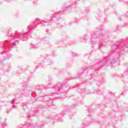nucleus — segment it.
Returning <instances> with one entry per match:
<instances>
[{
	"label": "nucleus",
	"instance_id": "17",
	"mask_svg": "<svg viewBox=\"0 0 128 128\" xmlns=\"http://www.w3.org/2000/svg\"><path fill=\"white\" fill-rule=\"evenodd\" d=\"M102 84V81H100V82H97V86H100V84Z\"/></svg>",
	"mask_w": 128,
	"mask_h": 128
},
{
	"label": "nucleus",
	"instance_id": "15",
	"mask_svg": "<svg viewBox=\"0 0 128 128\" xmlns=\"http://www.w3.org/2000/svg\"><path fill=\"white\" fill-rule=\"evenodd\" d=\"M88 126V124H82V128H86V126Z\"/></svg>",
	"mask_w": 128,
	"mask_h": 128
},
{
	"label": "nucleus",
	"instance_id": "8",
	"mask_svg": "<svg viewBox=\"0 0 128 128\" xmlns=\"http://www.w3.org/2000/svg\"><path fill=\"white\" fill-rule=\"evenodd\" d=\"M4 70L5 72H8L10 70V64H8L7 65H6L4 68Z\"/></svg>",
	"mask_w": 128,
	"mask_h": 128
},
{
	"label": "nucleus",
	"instance_id": "16",
	"mask_svg": "<svg viewBox=\"0 0 128 128\" xmlns=\"http://www.w3.org/2000/svg\"><path fill=\"white\" fill-rule=\"evenodd\" d=\"M116 46H112V50H116Z\"/></svg>",
	"mask_w": 128,
	"mask_h": 128
},
{
	"label": "nucleus",
	"instance_id": "4",
	"mask_svg": "<svg viewBox=\"0 0 128 128\" xmlns=\"http://www.w3.org/2000/svg\"><path fill=\"white\" fill-rule=\"evenodd\" d=\"M72 5L71 4L64 6H62V12H72Z\"/></svg>",
	"mask_w": 128,
	"mask_h": 128
},
{
	"label": "nucleus",
	"instance_id": "6",
	"mask_svg": "<svg viewBox=\"0 0 128 128\" xmlns=\"http://www.w3.org/2000/svg\"><path fill=\"white\" fill-rule=\"evenodd\" d=\"M10 44H12V46H16V43L6 42V44L4 45V50H10V47H8V46H10Z\"/></svg>",
	"mask_w": 128,
	"mask_h": 128
},
{
	"label": "nucleus",
	"instance_id": "5",
	"mask_svg": "<svg viewBox=\"0 0 128 128\" xmlns=\"http://www.w3.org/2000/svg\"><path fill=\"white\" fill-rule=\"evenodd\" d=\"M52 20L54 21V22H55L56 23V28H62V24H60V20H58V18H56V16H54L52 17Z\"/></svg>",
	"mask_w": 128,
	"mask_h": 128
},
{
	"label": "nucleus",
	"instance_id": "19",
	"mask_svg": "<svg viewBox=\"0 0 128 128\" xmlns=\"http://www.w3.org/2000/svg\"><path fill=\"white\" fill-rule=\"evenodd\" d=\"M124 26H128V23H124Z\"/></svg>",
	"mask_w": 128,
	"mask_h": 128
},
{
	"label": "nucleus",
	"instance_id": "12",
	"mask_svg": "<svg viewBox=\"0 0 128 128\" xmlns=\"http://www.w3.org/2000/svg\"><path fill=\"white\" fill-rule=\"evenodd\" d=\"M14 102H15L14 100H12L11 101V104H13V106H12V108H18V106H16V105L14 104Z\"/></svg>",
	"mask_w": 128,
	"mask_h": 128
},
{
	"label": "nucleus",
	"instance_id": "2",
	"mask_svg": "<svg viewBox=\"0 0 128 128\" xmlns=\"http://www.w3.org/2000/svg\"><path fill=\"white\" fill-rule=\"evenodd\" d=\"M42 124H32L28 122H27L25 124V126H24V128H42Z\"/></svg>",
	"mask_w": 128,
	"mask_h": 128
},
{
	"label": "nucleus",
	"instance_id": "11",
	"mask_svg": "<svg viewBox=\"0 0 128 128\" xmlns=\"http://www.w3.org/2000/svg\"><path fill=\"white\" fill-rule=\"evenodd\" d=\"M114 64V62L112 60H108L106 62V64Z\"/></svg>",
	"mask_w": 128,
	"mask_h": 128
},
{
	"label": "nucleus",
	"instance_id": "22",
	"mask_svg": "<svg viewBox=\"0 0 128 128\" xmlns=\"http://www.w3.org/2000/svg\"><path fill=\"white\" fill-rule=\"evenodd\" d=\"M86 10H87L88 12H90V8H87Z\"/></svg>",
	"mask_w": 128,
	"mask_h": 128
},
{
	"label": "nucleus",
	"instance_id": "29",
	"mask_svg": "<svg viewBox=\"0 0 128 128\" xmlns=\"http://www.w3.org/2000/svg\"><path fill=\"white\" fill-rule=\"evenodd\" d=\"M45 88V89H46V88Z\"/></svg>",
	"mask_w": 128,
	"mask_h": 128
},
{
	"label": "nucleus",
	"instance_id": "34",
	"mask_svg": "<svg viewBox=\"0 0 128 128\" xmlns=\"http://www.w3.org/2000/svg\"><path fill=\"white\" fill-rule=\"evenodd\" d=\"M32 116H34V114H32Z\"/></svg>",
	"mask_w": 128,
	"mask_h": 128
},
{
	"label": "nucleus",
	"instance_id": "18",
	"mask_svg": "<svg viewBox=\"0 0 128 128\" xmlns=\"http://www.w3.org/2000/svg\"><path fill=\"white\" fill-rule=\"evenodd\" d=\"M0 48H4V42H2L0 44Z\"/></svg>",
	"mask_w": 128,
	"mask_h": 128
},
{
	"label": "nucleus",
	"instance_id": "27",
	"mask_svg": "<svg viewBox=\"0 0 128 128\" xmlns=\"http://www.w3.org/2000/svg\"><path fill=\"white\" fill-rule=\"evenodd\" d=\"M50 64H52V62L51 61V62H50Z\"/></svg>",
	"mask_w": 128,
	"mask_h": 128
},
{
	"label": "nucleus",
	"instance_id": "23",
	"mask_svg": "<svg viewBox=\"0 0 128 128\" xmlns=\"http://www.w3.org/2000/svg\"><path fill=\"white\" fill-rule=\"evenodd\" d=\"M91 44H94V41L91 40Z\"/></svg>",
	"mask_w": 128,
	"mask_h": 128
},
{
	"label": "nucleus",
	"instance_id": "33",
	"mask_svg": "<svg viewBox=\"0 0 128 128\" xmlns=\"http://www.w3.org/2000/svg\"><path fill=\"white\" fill-rule=\"evenodd\" d=\"M39 66H40V64H39Z\"/></svg>",
	"mask_w": 128,
	"mask_h": 128
},
{
	"label": "nucleus",
	"instance_id": "31",
	"mask_svg": "<svg viewBox=\"0 0 128 128\" xmlns=\"http://www.w3.org/2000/svg\"><path fill=\"white\" fill-rule=\"evenodd\" d=\"M53 98H58V97H56V96H55V97H53Z\"/></svg>",
	"mask_w": 128,
	"mask_h": 128
},
{
	"label": "nucleus",
	"instance_id": "26",
	"mask_svg": "<svg viewBox=\"0 0 128 128\" xmlns=\"http://www.w3.org/2000/svg\"><path fill=\"white\" fill-rule=\"evenodd\" d=\"M2 61H0V64H2Z\"/></svg>",
	"mask_w": 128,
	"mask_h": 128
},
{
	"label": "nucleus",
	"instance_id": "9",
	"mask_svg": "<svg viewBox=\"0 0 128 128\" xmlns=\"http://www.w3.org/2000/svg\"><path fill=\"white\" fill-rule=\"evenodd\" d=\"M54 118L57 120L58 122H64V120L62 118L58 117V116H55L54 118Z\"/></svg>",
	"mask_w": 128,
	"mask_h": 128
},
{
	"label": "nucleus",
	"instance_id": "32",
	"mask_svg": "<svg viewBox=\"0 0 128 128\" xmlns=\"http://www.w3.org/2000/svg\"><path fill=\"white\" fill-rule=\"evenodd\" d=\"M97 34H98V32H97Z\"/></svg>",
	"mask_w": 128,
	"mask_h": 128
},
{
	"label": "nucleus",
	"instance_id": "14",
	"mask_svg": "<svg viewBox=\"0 0 128 128\" xmlns=\"http://www.w3.org/2000/svg\"><path fill=\"white\" fill-rule=\"evenodd\" d=\"M22 106L23 108H24V110H26V108H28V106H26V104L23 103L22 104Z\"/></svg>",
	"mask_w": 128,
	"mask_h": 128
},
{
	"label": "nucleus",
	"instance_id": "21",
	"mask_svg": "<svg viewBox=\"0 0 128 128\" xmlns=\"http://www.w3.org/2000/svg\"><path fill=\"white\" fill-rule=\"evenodd\" d=\"M30 116H32L31 114H30L29 115H28V120H30Z\"/></svg>",
	"mask_w": 128,
	"mask_h": 128
},
{
	"label": "nucleus",
	"instance_id": "1",
	"mask_svg": "<svg viewBox=\"0 0 128 128\" xmlns=\"http://www.w3.org/2000/svg\"><path fill=\"white\" fill-rule=\"evenodd\" d=\"M38 24L42 26H50L52 22L50 21H45L42 20L38 18H36L30 25L28 26V32L22 34L18 31H16L14 33L10 34L9 40H28L29 38H32V30Z\"/></svg>",
	"mask_w": 128,
	"mask_h": 128
},
{
	"label": "nucleus",
	"instance_id": "30",
	"mask_svg": "<svg viewBox=\"0 0 128 128\" xmlns=\"http://www.w3.org/2000/svg\"><path fill=\"white\" fill-rule=\"evenodd\" d=\"M78 78H80V76H78Z\"/></svg>",
	"mask_w": 128,
	"mask_h": 128
},
{
	"label": "nucleus",
	"instance_id": "24",
	"mask_svg": "<svg viewBox=\"0 0 128 128\" xmlns=\"http://www.w3.org/2000/svg\"><path fill=\"white\" fill-rule=\"evenodd\" d=\"M38 90H40V87H39L38 88H37Z\"/></svg>",
	"mask_w": 128,
	"mask_h": 128
},
{
	"label": "nucleus",
	"instance_id": "25",
	"mask_svg": "<svg viewBox=\"0 0 128 128\" xmlns=\"http://www.w3.org/2000/svg\"><path fill=\"white\" fill-rule=\"evenodd\" d=\"M62 116H64V114L62 112Z\"/></svg>",
	"mask_w": 128,
	"mask_h": 128
},
{
	"label": "nucleus",
	"instance_id": "10",
	"mask_svg": "<svg viewBox=\"0 0 128 128\" xmlns=\"http://www.w3.org/2000/svg\"><path fill=\"white\" fill-rule=\"evenodd\" d=\"M30 46L31 48H38V45L34 44H32V43L30 44Z\"/></svg>",
	"mask_w": 128,
	"mask_h": 128
},
{
	"label": "nucleus",
	"instance_id": "28",
	"mask_svg": "<svg viewBox=\"0 0 128 128\" xmlns=\"http://www.w3.org/2000/svg\"><path fill=\"white\" fill-rule=\"evenodd\" d=\"M34 2H36V0H34Z\"/></svg>",
	"mask_w": 128,
	"mask_h": 128
},
{
	"label": "nucleus",
	"instance_id": "13",
	"mask_svg": "<svg viewBox=\"0 0 128 128\" xmlns=\"http://www.w3.org/2000/svg\"><path fill=\"white\" fill-rule=\"evenodd\" d=\"M120 30V27L118 26L115 28L114 30L115 32H118V30Z\"/></svg>",
	"mask_w": 128,
	"mask_h": 128
},
{
	"label": "nucleus",
	"instance_id": "3",
	"mask_svg": "<svg viewBox=\"0 0 128 128\" xmlns=\"http://www.w3.org/2000/svg\"><path fill=\"white\" fill-rule=\"evenodd\" d=\"M128 41H122L121 43L120 42H117L116 44V46H119L120 48H122L124 50V48H128Z\"/></svg>",
	"mask_w": 128,
	"mask_h": 128
},
{
	"label": "nucleus",
	"instance_id": "20",
	"mask_svg": "<svg viewBox=\"0 0 128 128\" xmlns=\"http://www.w3.org/2000/svg\"><path fill=\"white\" fill-rule=\"evenodd\" d=\"M78 22V18H75V22Z\"/></svg>",
	"mask_w": 128,
	"mask_h": 128
},
{
	"label": "nucleus",
	"instance_id": "7",
	"mask_svg": "<svg viewBox=\"0 0 128 128\" xmlns=\"http://www.w3.org/2000/svg\"><path fill=\"white\" fill-rule=\"evenodd\" d=\"M60 84L59 85L58 87L57 86H55L54 88V90H55L53 94H60Z\"/></svg>",
	"mask_w": 128,
	"mask_h": 128
}]
</instances>
